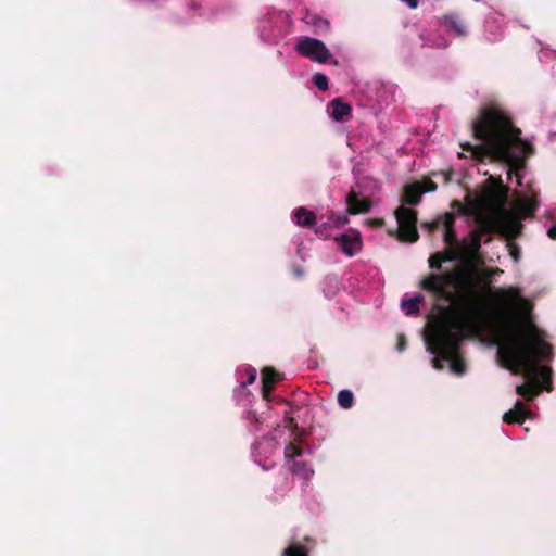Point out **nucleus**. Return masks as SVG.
I'll return each mask as SVG.
<instances>
[{
  "label": "nucleus",
  "mask_w": 556,
  "mask_h": 556,
  "mask_svg": "<svg viewBox=\"0 0 556 556\" xmlns=\"http://www.w3.org/2000/svg\"><path fill=\"white\" fill-rule=\"evenodd\" d=\"M497 299L504 305L507 334L498 348L505 366L515 375L522 374L527 381L516 388L517 394L530 401L544 388L551 391L552 369L540 362L552 356V345L545 342L544 332L527 315L518 314L525 303L515 287L501 289Z\"/></svg>",
  "instance_id": "obj_1"
},
{
  "label": "nucleus",
  "mask_w": 556,
  "mask_h": 556,
  "mask_svg": "<svg viewBox=\"0 0 556 556\" xmlns=\"http://www.w3.org/2000/svg\"><path fill=\"white\" fill-rule=\"evenodd\" d=\"M437 47L439 48H446L447 47V41L445 39H441V42L440 43H435Z\"/></svg>",
  "instance_id": "obj_33"
},
{
  "label": "nucleus",
  "mask_w": 556,
  "mask_h": 556,
  "mask_svg": "<svg viewBox=\"0 0 556 556\" xmlns=\"http://www.w3.org/2000/svg\"><path fill=\"white\" fill-rule=\"evenodd\" d=\"M445 25L457 37H466L468 35L467 25L459 15L455 13L446 14L443 16Z\"/></svg>",
  "instance_id": "obj_16"
},
{
  "label": "nucleus",
  "mask_w": 556,
  "mask_h": 556,
  "mask_svg": "<svg viewBox=\"0 0 556 556\" xmlns=\"http://www.w3.org/2000/svg\"><path fill=\"white\" fill-rule=\"evenodd\" d=\"M293 222L301 227H311L316 222V215L313 211L305 207H299L293 212Z\"/></svg>",
  "instance_id": "obj_18"
},
{
  "label": "nucleus",
  "mask_w": 556,
  "mask_h": 556,
  "mask_svg": "<svg viewBox=\"0 0 556 556\" xmlns=\"http://www.w3.org/2000/svg\"><path fill=\"white\" fill-rule=\"evenodd\" d=\"M476 331V309L473 304L464 299L454 304L451 318L438 326L427 339L429 351L435 355L433 366L442 368L441 361L450 363L453 372H465V364L457 357L462 340Z\"/></svg>",
  "instance_id": "obj_3"
},
{
  "label": "nucleus",
  "mask_w": 556,
  "mask_h": 556,
  "mask_svg": "<svg viewBox=\"0 0 556 556\" xmlns=\"http://www.w3.org/2000/svg\"><path fill=\"white\" fill-rule=\"evenodd\" d=\"M349 223V217L346 215L344 216H339L337 217V219L334 220V224L337 226H344Z\"/></svg>",
  "instance_id": "obj_29"
},
{
  "label": "nucleus",
  "mask_w": 556,
  "mask_h": 556,
  "mask_svg": "<svg viewBox=\"0 0 556 556\" xmlns=\"http://www.w3.org/2000/svg\"><path fill=\"white\" fill-rule=\"evenodd\" d=\"M314 85L321 91H326L328 89V78L323 73H317L313 76Z\"/></svg>",
  "instance_id": "obj_27"
},
{
  "label": "nucleus",
  "mask_w": 556,
  "mask_h": 556,
  "mask_svg": "<svg viewBox=\"0 0 556 556\" xmlns=\"http://www.w3.org/2000/svg\"><path fill=\"white\" fill-rule=\"evenodd\" d=\"M455 217L451 213H445L442 217L433 220L429 224L430 230H435L442 228L444 231V241L448 245H453L457 242L456 232L454 230Z\"/></svg>",
  "instance_id": "obj_11"
},
{
  "label": "nucleus",
  "mask_w": 556,
  "mask_h": 556,
  "mask_svg": "<svg viewBox=\"0 0 556 556\" xmlns=\"http://www.w3.org/2000/svg\"><path fill=\"white\" fill-rule=\"evenodd\" d=\"M530 415V410L522 404V402L517 401L514 405V408L506 412L503 416V421L506 424H522L526 418Z\"/></svg>",
  "instance_id": "obj_15"
},
{
  "label": "nucleus",
  "mask_w": 556,
  "mask_h": 556,
  "mask_svg": "<svg viewBox=\"0 0 556 556\" xmlns=\"http://www.w3.org/2000/svg\"><path fill=\"white\" fill-rule=\"evenodd\" d=\"M303 455V450L295 443H290L285 447V459L292 475L299 476L305 480H309L314 475V470L305 463L296 460V457Z\"/></svg>",
  "instance_id": "obj_7"
},
{
  "label": "nucleus",
  "mask_w": 556,
  "mask_h": 556,
  "mask_svg": "<svg viewBox=\"0 0 556 556\" xmlns=\"http://www.w3.org/2000/svg\"><path fill=\"white\" fill-rule=\"evenodd\" d=\"M250 397V395H248L247 393H239V399H236L237 402H241L243 400H248Z\"/></svg>",
  "instance_id": "obj_32"
},
{
  "label": "nucleus",
  "mask_w": 556,
  "mask_h": 556,
  "mask_svg": "<svg viewBox=\"0 0 556 556\" xmlns=\"http://www.w3.org/2000/svg\"><path fill=\"white\" fill-rule=\"evenodd\" d=\"M429 174L434 175V174H437V173H435V172H430ZM438 174H452V173H451V172H444V170H441V172H439Z\"/></svg>",
  "instance_id": "obj_35"
},
{
  "label": "nucleus",
  "mask_w": 556,
  "mask_h": 556,
  "mask_svg": "<svg viewBox=\"0 0 556 556\" xmlns=\"http://www.w3.org/2000/svg\"><path fill=\"white\" fill-rule=\"evenodd\" d=\"M290 488H291V486H290L289 482H286V483H285V486L282 488L283 493H286L287 491H289V490H290Z\"/></svg>",
  "instance_id": "obj_34"
},
{
  "label": "nucleus",
  "mask_w": 556,
  "mask_h": 556,
  "mask_svg": "<svg viewBox=\"0 0 556 556\" xmlns=\"http://www.w3.org/2000/svg\"><path fill=\"white\" fill-rule=\"evenodd\" d=\"M334 240L338 243L341 252L348 257L356 255L363 249L362 233L359 230L354 228H351L348 232L336 237Z\"/></svg>",
  "instance_id": "obj_8"
},
{
  "label": "nucleus",
  "mask_w": 556,
  "mask_h": 556,
  "mask_svg": "<svg viewBox=\"0 0 556 556\" xmlns=\"http://www.w3.org/2000/svg\"><path fill=\"white\" fill-rule=\"evenodd\" d=\"M481 247V239L478 233H475L469 244V250L472 255L477 254Z\"/></svg>",
  "instance_id": "obj_28"
},
{
  "label": "nucleus",
  "mask_w": 556,
  "mask_h": 556,
  "mask_svg": "<svg viewBox=\"0 0 556 556\" xmlns=\"http://www.w3.org/2000/svg\"><path fill=\"white\" fill-rule=\"evenodd\" d=\"M435 189L437 185L429 179L408 184L404 188L402 202L407 205H417L420 203L422 194Z\"/></svg>",
  "instance_id": "obj_9"
},
{
  "label": "nucleus",
  "mask_w": 556,
  "mask_h": 556,
  "mask_svg": "<svg viewBox=\"0 0 556 556\" xmlns=\"http://www.w3.org/2000/svg\"><path fill=\"white\" fill-rule=\"evenodd\" d=\"M311 23L316 28L317 33L327 31L330 27V23L328 20L318 16H313Z\"/></svg>",
  "instance_id": "obj_26"
},
{
  "label": "nucleus",
  "mask_w": 556,
  "mask_h": 556,
  "mask_svg": "<svg viewBox=\"0 0 556 556\" xmlns=\"http://www.w3.org/2000/svg\"><path fill=\"white\" fill-rule=\"evenodd\" d=\"M281 379L280 375L271 367H266L262 370V394L263 397L269 402L274 384Z\"/></svg>",
  "instance_id": "obj_14"
},
{
  "label": "nucleus",
  "mask_w": 556,
  "mask_h": 556,
  "mask_svg": "<svg viewBox=\"0 0 556 556\" xmlns=\"http://www.w3.org/2000/svg\"><path fill=\"white\" fill-rule=\"evenodd\" d=\"M471 131L480 143L465 142L462 148L477 164H498L506 168V174H520L535 154L534 144L521 138V129L497 105L481 108L471 123Z\"/></svg>",
  "instance_id": "obj_2"
},
{
  "label": "nucleus",
  "mask_w": 556,
  "mask_h": 556,
  "mask_svg": "<svg viewBox=\"0 0 556 556\" xmlns=\"http://www.w3.org/2000/svg\"><path fill=\"white\" fill-rule=\"evenodd\" d=\"M331 116L333 119L340 122L351 113V105L342 101L340 98H336L330 102Z\"/></svg>",
  "instance_id": "obj_19"
},
{
  "label": "nucleus",
  "mask_w": 556,
  "mask_h": 556,
  "mask_svg": "<svg viewBox=\"0 0 556 556\" xmlns=\"http://www.w3.org/2000/svg\"><path fill=\"white\" fill-rule=\"evenodd\" d=\"M277 442L273 440H265L263 442H258L253 446V456L255 460L263 467L265 470H269L274 467L275 462L270 457H265L262 459V450L268 448L270 452L276 451Z\"/></svg>",
  "instance_id": "obj_13"
},
{
  "label": "nucleus",
  "mask_w": 556,
  "mask_h": 556,
  "mask_svg": "<svg viewBox=\"0 0 556 556\" xmlns=\"http://www.w3.org/2000/svg\"><path fill=\"white\" fill-rule=\"evenodd\" d=\"M244 419L248 422V430L251 433H256L262 429L263 421L258 418L255 412L248 410L244 414Z\"/></svg>",
  "instance_id": "obj_22"
},
{
  "label": "nucleus",
  "mask_w": 556,
  "mask_h": 556,
  "mask_svg": "<svg viewBox=\"0 0 556 556\" xmlns=\"http://www.w3.org/2000/svg\"><path fill=\"white\" fill-rule=\"evenodd\" d=\"M466 276L462 269H454L444 274H431L420 281V287L435 296L454 301V290L462 286Z\"/></svg>",
  "instance_id": "obj_4"
},
{
  "label": "nucleus",
  "mask_w": 556,
  "mask_h": 556,
  "mask_svg": "<svg viewBox=\"0 0 556 556\" xmlns=\"http://www.w3.org/2000/svg\"><path fill=\"white\" fill-rule=\"evenodd\" d=\"M547 236L553 239V240H556V225L552 226L548 230H547Z\"/></svg>",
  "instance_id": "obj_31"
},
{
  "label": "nucleus",
  "mask_w": 556,
  "mask_h": 556,
  "mask_svg": "<svg viewBox=\"0 0 556 556\" xmlns=\"http://www.w3.org/2000/svg\"><path fill=\"white\" fill-rule=\"evenodd\" d=\"M361 179L357 181V185H361V184H371L374 182V179L371 176H361L359 177Z\"/></svg>",
  "instance_id": "obj_30"
},
{
  "label": "nucleus",
  "mask_w": 556,
  "mask_h": 556,
  "mask_svg": "<svg viewBox=\"0 0 556 556\" xmlns=\"http://www.w3.org/2000/svg\"><path fill=\"white\" fill-rule=\"evenodd\" d=\"M316 233L317 235H321L323 233L321 227L316 228Z\"/></svg>",
  "instance_id": "obj_36"
},
{
  "label": "nucleus",
  "mask_w": 556,
  "mask_h": 556,
  "mask_svg": "<svg viewBox=\"0 0 556 556\" xmlns=\"http://www.w3.org/2000/svg\"><path fill=\"white\" fill-rule=\"evenodd\" d=\"M316 546L313 538L305 536L303 542L292 541L282 552V556H309Z\"/></svg>",
  "instance_id": "obj_12"
},
{
  "label": "nucleus",
  "mask_w": 556,
  "mask_h": 556,
  "mask_svg": "<svg viewBox=\"0 0 556 556\" xmlns=\"http://www.w3.org/2000/svg\"><path fill=\"white\" fill-rule=\"evenodd\" d=\"M454 261V256L451 253H435L429 258V267L434 270H440L443 262Z\"/></svg>",
  "instance_id": "obj_23"
},
{
  "label": "nucleus",
  "mask_w": 556,
  "mask_h": 556,
  "mask_svg": "<svg viewBox=\"0 0 556 556\" xmlns=\"http://www.w3.org/2000/svg\"><path fill=\"white\" fill-rule=\"evenodd\" d=\"M422 302L424 296L418 294L407 300H403L401 303V308L407 316H413L418 314L419 306Z\"/></svg>",
  "instance_id": "obj_20"
},
{
  "label": "nucleus",
  "mask_w": 556,
  "mask_h": 556,
  "mask_svg": "<svg viewBox=\"0 0 556 556\" xmlns=\"http://www.w3.org/2000/svg\"><path fill=\"white\" fill-rule=\"evenodd\" d=\"M502 176L490 175L488 178L489 190L483 195V201L490 204L502 205L506 201L508 189L501 180Z\"/></svg>",
  "instance_id": "obj_10"
},
{
  "label": "nucleus",
  "mask_w": 556,
  "mask_h": 556,
  "mask_svg": "<svg viewBox=\"0 0 556 556\" xmlns=\"http://www.w3.org/2000/svg\"><path fill=\"white\" fill-rule=\"evenodd\" d=\"M395 218L399 238L403 241L415 242L418 239L416 211L402 205L395 211Z\"/></svg>",
  "instance_id": "obj_6"
},
{
  "label": "nucleus",
  "mask_w": 556,
  "mask_h": 556,
  "mask_svg": "<svg viewBox=\"0 0 556 556\" xmlns=\"http://www.w3.org/2000/svg\"><path fill=\"white\" fill-rule=\"evenodd\" d=\"M539 207V201L536 197H530L529 199L525 200L521 204V211L523 213V216L530 217L534 214V212Z\"/></svg>",
  "instance_id": "obj_24"
},
{
  "label": "nucleus",
  "mask_w": 556,
  "mask_h": 556,
  "mask_svg": "<svg viewBox=\"0 0 556 556\" xmlns=\"http://www.w3.org/2000/svg\"><path fill=\"white\" fill-rule=\"evenodd\" d=\"M346 201L349 204L348 212L350 214L366 213L370 210V206H371V203L368 199H358L357 198L356 190L351 191V193L348 195Z\"/></svg>",
  "instance_id": "obj_17"
},
{
  "label": "nucleus",
  "mask_w": 556,
  "mask_h": 556,
  "mask_svg": "<svg viewBox=\"0 0 556 556\" xmlns=\"http://www.w3.org/2000/svg\"><path fill=\"white\" fill-rule=\"evenodd\" d=\"M338 403L344 409L351 408L354 404L353 393L350 390H341L338 393Z\"/></svg>",
  "instance_id": "obj_25"
},
{
  "label": "nucleus",
  "mask_w": 556,
  "mask_h": 556,
  "mask_svg": "<svg viewBox=\"0 0 556 556\" xmlns=\"http://www.w3.org/2000/svg\"><path fill=\"white\" fill-rule=\"evenodd\" d=\"M245 372L248 375V378L245 381H242L236 389H235V392H233V396L235 399H239V393H247L248 395H251V392L247 389V386L249 384H252L255 382L256 380V376H257V372H256V369L253 368V367H248L245 369Z\"/></svg>",
  "instance_id": "obj_21"
},
{
  "label": "nucleus",
  "mask_w": 556,
  "mask_h": 556,
  "mask_svg": "<svg viewBox=\"0 0 556 556\" xmlns=\"http://www.w3.org/2000/svg\"><path fill=\"white\" fill-rule=\"evenodd\" d=\"M295 51L313 62L325 64L331 63L338 65L337 60H332V55L326 45L316 38L302 37L299 39L295 46Z\"/></svg>",
  "instance_id": "obj_5"
}]
</instances>
